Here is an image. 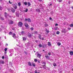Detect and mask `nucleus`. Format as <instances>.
Listing matches in <instances>:
<instances>
[{"label":"nucleus","instance_id":"1","mask_svg":"<svg viewBox=\"0 0 73 73\" xmlns=\"http://www.w3.org/2000/svg\"><path fill=\"white\" fill-rule=\"evenodd\" d=\"M23 23L21 22H19L18 23V26L19 27H21L23 26Z\"/></svg>","mask_w":73,"mask_h":73},{"label":"nucleus","instance_id":"2","mask_svg":"<svg viewBox=\"0 0 73 73\" xmlns=\"http://www.w3.org/2000/svg\"><path fill=\"white\" fill-rule=\"evenodd\" d=\"M27 21H28V22H29V23H31V19H30L29 18H28V19L26 18L25 19V21H26V22H27Z\"/></svg>","mask_w":73,"mask_h":73},{"label":"nucleus","instance_id":"3","mask_svg":"<svg viewBox=\"0 0 73 73\" xmlns=\"http://www.w3.org/2000/svg\"><path fill=\"white\" fill-rule=\"evenodd\" d=\"M14 22L13 21L10 20V21H9V24H13L14 23Z\"/></svg>","mask_w":73,"mask_h":73},{"label":"nucleus","instance_id":"4","mask_svg":"<svg viewBox=\"0 0 73 73\" xmlns=\"http://www.w3.org/2000/svg\"><path fill=\"white\" fill-rule=\"evenodd\" d=\"M40 9H36V12H39L40 13V12H41V10H40Z\"/></svg>","mask_w":73,"mask_h":73},{"label":"nucleus","instance_id":"5","mask_svg":"<svg viewBox=\"0 0 73 73\" xmlns=\"http://www.w3.org/2000/svg\"><path fill=\"white\" fill-rule=\"evenodd\" d=\"M11 11L13 13H15V10L14 9L12 8L11 9Z\"/></svg>","mask_w":73,"mask_h":73},{"label":"nucleus","instance_id":"6","mask_svg":"<svg viewBox=\"0 0 73 73\" xmlns=\"http://www.w3.org/2000/svg\"><path fill=\"white\" fill-rule=\"evenodd\" d=\"M62 33H66L68 32V31L67 30H65V29H64L62 31Z\"/></svg>","mask_w":73,"mask_h":73},{"label":"nucleus","instance_id":"7","mask_svg":"<svg viewBox=\"0 0 73 73\" xmlns=\"http://www.w3.org/2000/svg\"><path fill=\"white\" fill-rule=\"evenodd\" d=\"M21 33L22 35V36H24L25 34V32L23 31H22L21 32Z\"/></svg>","mask_w":73,"mask_h":73},{"label":"nucleus","instance_id":"8","mask_svg":"<svg viewBox=\"0 0 73 73\" xmlns=\"http://www.w3.org/2000/svg\"><path fill=\"white\" fill-rule=\"evenodd\" d=\"M47 45L49 46H51L52 45V44L50 42H48Z\"/></svg>","mask_w":73,"mask_h":73},{"label":"nucleus","instance_id":"9","mask_svg":"<svg viewBox=\"0 0 73 73\" xmlns=\"http://www.w3.org/2000/svg\"><path fill=\"white\" fill-rule=\"evenodd\" d=\"M13 7L15 9H17V6L16 5H15V4L13 5Z\"/></svg>","mask_w":73,"mask_h":73},{"label":"nucleus","instance_id":"10","mask_svg":"<svg viewBox=\"0 0 73 73\" xmlns=\"http://www.w3.org/2000/svg\"><path fill=\"white\" fill-rule=\"evenodd\" d=\"M41 54H40L39 53L37 54V57H41Z\"/></svg>","mask_w":73,"mask_h":73},{"label":"nucleus","instance_id":"11","mask_svg":"<svg viewBox=\"0 0 73 73\" xmlns=\"http://www.w3.org/2000/svg\"><path fill=\"white\" fill-rule=\"evenodd\" d=\"M23 41H25L26 40H27V38H26V37H25V36L23 37Z\"/></svg>","mask_w":73,"mask_h":73},{"label":"nucleus","instance_id":"12","mask_svg":"<svg viewBox=\"0 0 73 73\" xmlns=\"http://www.w3.org/2000/svg\"><path fill=\"white\" fill-rule=\"evenodd\" d=\"M25 25L26 27H28L29 25L27 23H25Z\"/></svg>","mask_w":73,"mask_h":73},{"label":"nucleus","instance_id":"13","mask_svg":"<svg viewBox=\"0 0 73 73\" xmlns=\"http://www.w3.org/2000/svg\"><path fill=\"white\" fill-rule=\"evenodd\" d=\"M28 65L29 66H32V64H31V62H28Z\"/></svg>","mask_w":73,"mask_h":73},{"label":"nucleus","instance_id":"14","mask_svg":"<svg viewBox=\"0 0 73 73\" xmlns=\"http://www.w3.org/2000/svg\"><path fill=\"white\" fill-rule=\"evenodd\" d=\"M5 17H6V18H7V13L6 12H5Z\"/></svg>","mask_w":73,"mask_h":73},{"label":"nucleus","instance_id":"15","mask_svg":"<svg viewBox=\"0 0 73 73\" xmlns=\"http://www.w3.org/2000/svg\"><path fill=\"white\" fill-rule=\"evenodd\" d=\"M4 64V62L3 61H1L0 62V64Z\"/></svg>","mask_w":73,"mask_h":73},{"label":"nucleus","instance_id":"16","mask_svg":"<svg viewBox=\"0 0 73 73\" xmlns=\"http://www.w3.org/2000/svg\"><path fill=\"white\" fill-rule=\"evenodd\" d=\"M28 37L29 38H31V37H32V35L30 34H28Z\"/></svg>","mask_w":73,"mask_h":73},{"label":"nucleus","instance_id":"17","mask_svg":"<svg viewBox=\"0 0 73 73\" xmlns=\"http://www.w3.org/2000/svg\"><path fill=\"white\" fill-rule=\"evenodd\" d=\"M70 55L71 56H73V51H71L70 52Z\"/></svg>","mask_w":73,"mask_h":73},{"label":"nucleus","instance_id":"18","mask_svg":"<svg viewBox=\"0 0 73 73\" xmlns=\"http://www.w3.org/2000/svg\"><path fill=\"white\" fill-rule=\"evenodd\" d=\"M13 37L15 38V37H16V34L15 33L13 34Z\"/></svg>","mask_w":73,"mask_h":73},{"label":"nucleus","instance_id":"19","mask_svg":"<svg viewBox=\"0 0 73 73\" xmlns=\"http://www.w3.org/2000/svg\"><path fill=\"white\" fill-rule=\"evenodd\" d=\"M32 65L33 66H34V67H35V66H36V65H35V64L33 62L32 63Z\"/></svg>","mask_w":73,"mask_h":73},{"label":"nucleus","instance_id":"20","mask_svg":"<svg viewBox=\"0 0 73 73\" xmlns=\"http://www.w3.org/2000/svg\"><path fill=\"white\" fill-rule=\"evenodd\" d=\"M42 66L43 67V68H44V69H46V66L45 65H43Z\"/></svg>","mask_w":73,"mask_h":73},{"label":"nucleus","instance_id":"21","mask_svg":"<svg viewBox=\"0 0 73 73\" xmlns=\"http://www.w3.org/2000/svg\"><path fill=\"white\" fill-rule=\"evenodd\" d=\"M44 25L45 27H48V25L47 23H46Z\"/></svg>","mask_w":73,"mask_h":73},{"label":"nucleus","instance_id":"22","mask_svg":"<svg viewBox=\"0 0 73 73\" xmlns=\"http://www.w3.org/2000/svg\"><path fill=\"white\" fill-rule=\"evenodd\" d=\"M57 44L58 46H60V45H61V43L60 42L57 43Z\"/></svg>","mask_w":73,"mask_h":73},{"label":"nucleus","instance_id":"23","mask_svg":"<svg viewBox=\"0 0 73 73\" xmlns=\"http://www.w3.org/2000/svg\"><path fill=\"white\" fill-rule=\"evenodd\" d=\"M28 6H31V3L29 2H28Z\"/></svg>","mask_w":73,"mask_h":73},{"label":"nucleus","instance_id":"24","mask_svg":"<svg viewBox=\"0 0 73 73\" xmlns=\"http://www.w3.org/2000/svg\"><path fill=\"white\" fill-rule=\"evenodd\" d=\"M38 46H39V47H42V44H39Z\"/></svg>","mask_w":73,"mask_h":73},{"label":"nucleus","instance_id":"25","mask_svg":"<svg viewBox=\"0 0 73 73\" xmlns=\"http://www.w3.org/2000/svg\"><path fill=\"white\" fill-rule=\"evenodd\" d=\"M42 64H44V65H45L46 64V62H44L42 63Z\"/></svg>","mask_w":73,"mask_h":73},{"label":"nucleus","instance_id":"26","mask_svg":"<svg viewBox=\"0 0 73 73\" xmlns=\"http://www.w3.org/2000/svg\"><path fill=\"white\" fill-rule=\"evenodd\" d=\"M58 29V27H56V28H54V29L55 30H57Z\"/></svg>","mask_w":73,"mask_h":73},{"label":"nucleus","instance_id":"27","mask_svg":"<svg viewBox=\"0 0 73 73\" xmlns=\"http://www.w3.org/2000/svg\"><path fill=\"white\" fill-rule=\"evenodd\" d=\"M39 38H40V39H41V35H39V36H38Z\"/></svg>","mask_w":73,"mask_h":73},{"label":"nucleus","instance_id":"28","mask_svg":"<svg viewBox=\"0 0 73 73\" xmlns=\"http://www.w3.org/2000/svg\"><path fill=\"white\" fill-rule=\"evenodd\" d=\"M24 4L25 5H27V4H28V3H27V2H25L24 3Z\"/></svg>","mask_w":73,"mask_h":73},{"label":"nucleus","instance_id":"29","mask_svg":"<svg viewBox=\"0 0 73 73\" xmlns=\"http://www.w3.org/2000/svg\"><path fill=\"white\" fill-rule=\"evenodd\" d=\"M70 27H73V24H70Z\"/></svg>","mask_w":73,"mask_h":73},{"label":"nucleus","instance_id":"30","mask_svg":"<svg viewBox=\"0 0 73 73\" xmlns=\"http://www.w3.org/2000/svg\"><path fill=\"white\" fill-rule=\"evenodd\" d=\"M45 30L47 33H49V30H47V29H46Z\"/></svg>","mask_w":73,"mask_h":73},{"label":"nucleus","instance_id":"31","mask_svg":"<svg viewBox=\"0 0 73 73\" xmlns=\"http://www.w3.org/2000/svg\"><path fill=\"white\" fill-rule=\"evenodd\" d=\"M56 33L57 35H59V34H60V32L57 31L56 32Z\"/></svg>","mask_w":73,"mask_h":73},{"label":"nucleus","instance_id":"32","mask_svg":"<svg viewBox=\"0 0 73 73\" xmlns=\"http://www.w3.org/2000/svg\"><path fill=\"white\" fill-rule=\"evenodd\" d=\"M53 65L54 66H56V64L55 63H53Z\"/></svg>","mask_w":73,"mask_h":73},{"label":"nucleus","instance_id":"33","mask_svg":"<svg viewBox=\"0 0 73 73\" xmlns=\"http://www.w3.org/2000/svg\"><path fill=\"white\" fill-rule=\"evenodd\" d=\"M18 4L19 6V7H20L21 6V3H20L19 2V3H18Z\"/></svg>","mask_w":73,"mask_h":73},{"label":"nucleus","instance_id":"34","mask_svg":"<svg viewBox=\"0 0 73 73\" xmlns=\"http://www.w3.org/2000/svg\"><path fill=\"white\" fill-rule=\"evenodd\" d=\"M34 61L35 62H37V60L36 59H35Z\"/></svg>","mask_w":73,"mask_h":73},{"label":"nucleus","instance_id":"35","mask_svg":"<svg viewBox=\"0 0 73 73\" xmlns=\"http://www.w3.org/2000/svg\"><path fill=\"white\" fill-rule=\"evenodd\" d=\"M12 34V33H11V32H10L9 33V35H11Z\"/></svg>","mask_w":73,"mask_h":73},{"label":"nucleus","instance_id":"36","mask_svg":"<svg viewBox=\"0 0 73 73\" xmlns=\"http://www.w3.org/2000/svg\"><path fill=\"white\" fill-rule=\"evenodd\" d=\"M7 50H8V49L7 48H5L4 49L5 51H7Z\"/></svg>","mask_w":73,"mask_h":73},{"label":"nucleus","instance_id":"37","mask_svg":"<svg viewBox=\"0 0 73 73\" xmlns=\"http://www.w3.org/2000/svg\"><path fill=\"white\" fill-rule=\"evenodd\" d=\"M38 32L37 31H35L34 32V34H37L38 33Z\"/></svg>","mask_w":73,"mask_h":73},{"label":"nucleus","instance_id":"38","mask_svg":"<svg viewBox=\"0 0 73 73\" xmlns=\"http://www.w3.org/2000/svg\"><path fill=\"white\" fill-rule=\"evenodd\" d=\"M12 62H9L10 65H11V66H12Z\"/></svg>","mask_w":73,"mask_h":73},{"label":"nucleus","instance_id":"39","mask_svg":"<svg viewBox=\"0 0 73 73\" xmlns=\"http://www.w3.org/2000/svg\"><path fill=\"white\" fill-rule=\"evenodd\" d=\"M45 57H46V58H49V56H45Z\"/></svg>","mask_w":73,"mask_h":73},{"label":"nucleus","instance_id":"40","mask_svg":"<svg viewBox=\"0 0 73 73\" xmlns=\"http://www.w3.org/2000/svg\"><path fill=\"white\" fill-rule=\"evenodd\" d=\"M48 55H49V56H50V55H51V53L50 52H49L48 54Z\"/></svg>","mask_w":73,"mask_h":73},{"label":"nucleus","instance_id":"41","mask_svg":"<svg viewBox=\"0 0 73 73\" xmlns=\"http://www.w3.org/2000/svg\"><path fill=\"white\" fill-rule=\"evenodd\" d=\"M3 9V7H1L0 6V10H2Z\"/></svg>","mask_w":73,"mask_h":73},{"label":"nucleus","instance_id":"42","mask_svg":"<svg viewBox=\"0 0 73 73\" xmlns=\"http://www.w3.org/2000/svg\"><path fill=\"white\" fill-rule=\"evenodd\" d=\"M34 29H33V27H31V31H33Z\"/></svg>","mask_w":73,"mask_h":73},{"label":"nucleus","instance_id":"43","mask_svg":"<svg viewBox=\"0 0 73 73\" xmlns=\"http://www.w3.org/2000/svg\"><path fill=\"white\" fill-rule=\"evenodd\" d=\"M16 16L17 17H19V14H16Z\"/></svg>","mask_w":73,"mask_h":73},{"label":"nucleus","instance_id":"44","mask_svg":"<svg viewBox=\"0 0 73 73\" xmlns=\"http://www.w3.org/2000/svg\"><path fill=\"white\" fill-rule=\"evenodd\" d=\"M28 11V10L27 9H26L25 12H27V11Z\"/></svg>","mask_w":73,"mask_h":73},{"label":"nucleus","instance_id":"45","mask_svg":"<svg viewBox=\"0 0 73 73\" xmlns=\"http://www.w3.org/2000/svg\"><path fill=\"white\" fill-rule=\"evenodd\" d=\"M59 2H61L62 1V0H58Z\"/></svg>","mask_w":73,"mask_h":73},{"label":"nucleus","instance_id":"46","mask_svg":"<svg viewBox=\"0 0 73 73\" xmlns=\"http://www.w3.org/2000/svg\"><path fill=\"white\" fill-rule=\"evenodd\" d=\"M58 25V24H57V23H56L55 24V26H57Z\"/></svg>","mask_w":73,"mask_h":73},{"label":"nucleus","instance_id":"47","mask_svg":"<svg viewBox=\"0 0 73 73\" xmlns=\"http://www.w3.org/2000/svg\"><path fill=\"white\" fill-rule=\"evenodd\" d=\"M1 19L2 21H3L4 20V18H1Z\"/></svg>","mask_w":73,"mask_h":73},{"label":"nucleus","instance_id":"48","mask_svg":"<svg viewBox=\"0 0 73 73\" xmlns=\"http://www.w3.org/2000/svg\"><path fill=\"white\" fill-rule=\"evenodd\" d=\"M8 45V44H6L5 45V46H7Z\"/></svg>","mask_w":73,"mask_h":73},{"label":"nucleus","instance_id":"49","mask_svg":"<svg viewBox=\"0 0 73 73\" xmlns=\"http://www.w3.org/2000/svg\"><path fill=\"white\" fill-rule=\"evenodd\" d=\"M2 59H4V56H3L2 57Z\"/></svg>","mask_w":73,"mask_h":73},{"label":"nucleus","instance_id":"50","mask_svg":"<svg viewBox=\"0 0 73 73\" xmlns=\"http://www.w3.org/2000/svg\"><path fill=\"white\" fill-rule=\"evenodd\" d=\"M35 73H37V70H35Z\"/></svg>","mask_w":73,"mask_h":73},{"label":"nucleus","instance_id":"51","mask_svg":"<svg viewBox=\"0 0 73 73\" xmlns=\"http://www.w3.org/2000/svg\"><path fill=\"white\" fill-rule=\"evenodd\" d=\"M9 56H12V54H10Z\"/></svg>","mask_w":73,"mask_h":73},{"label":"nucleus","instance_id":"52","mask_svg":"<svg viewBox=\"0 0 73 73\" xmlns=\"http://www.w3.org/2000/svg\"><path fill=\"white\" fill-rule=\"evenodd\" d=\"M68 30H70V29H71L70 28H68Z\"/></svg>","mask_w":73,"mask_h":73},{"label":"nucleus","instance_id":"53","mask_svg":"<svg viewBox=\"0 0 73 73\" xmlns=\"http://www.w3.org/2000/svg\"><path fill=\"white\" fill-rule=\"evenodd\" d=\"M1 27H2V28H4V27H3V26L1 25Z\"/></svg>","mask_w":73,"mask_h":73},{"label":"nucleus","instance_id":"54","mask_svg":"<svg viewBox=\"0 0 73 73\" xmlns=\"http://www.w3.org/2000/svg\"><path fill=\"white\" fill-rule=\"evenodd\" d=\"M9 2L10 4H12V3H11V1H9Z\"/></svg>","mask_w":73,"mask_h":73},{"label":"nucleus","instance_id":"55","mask_svg":"<svg viewBox=\"0 0 73 73\" xmlns=\"http://www.w3.org/2000/svg\"><path fill=\"white\" fill-rule=\"evenodd\" d=\"M42 48H45V47H44V46L43 45H42Z\"/></svg>","mask_w":73,"mask_h":73},{"label":"nucleus","instance_id":"56","mask_svg":"<svg viewBox=\"0 0 73 73\" xmlns=\"http://www.w3.org/2000/svg\"><path fill=\"white\" fill-rule=\"evenodd\" d=\"M5 54H7V51H5Z\"/></svg>","mask_w":73,"mask_h":73},{"label":"nucleus","instance_id":"57","mask_svg":"<svg viewBox=\"0 0 73 73\" xmlns=\"http://www.w3.org/2000/svg\"><path fill=\"white\" fill-rule=\"evenodd\" d=\"M41 39L42 40H44V39L43 38H42Z\"/></svg>","mask_w":73,"mask_h":73},{"label":"nucleus","instance_id":"58","mask_svg":"<svg viewBox=\"0 0 73 73\" xmlns=\"http://www.w3.org/2000/svg\"><path fill=\"white\" fill-rule=\"evenodd\" d=\"M60 73H62V71H60Z\"/></svg>","mask_w":73,"mask_h":73},{"label":"nucleus","instance_id":"59","mask_svg":"<svg viewBox=\"0 0 73 73\" xmlns=\"http://www.w3.org/2000/svg\"><path fill=\"white\" fill-rule=\"evenodd\" d=\"M44 46H46V44H44Z\"/></svg>","mask_w":73,"mask_h":73},{"label":"nucleus","instance_id":"60","mask_svg":"<svg viewBox=\"0 0 73 73\" xmlns=\"http://www.w3.org/2000/svg\"><path fill=\"white\" fill-rule=\"evenodd\" d=\"M49 19H50V20H52V18H51V17H50V18H49Z\"/></svg>","mask_w":73,"mask_h":73},{"label":"nucleus","instance_id":"61","mask_svg":"<svg viewBox=\"0 0 73 73\" xmlns=\"http://www.w3.org/2000/svg\"><path fill=\"white\" fill-rule=\"evenodd\" d=\"M68 4H70V2H68Z\"/></svg>","mask_w":73,"mask_h":73},{"label":"nucleus","instance_id":"62","mask_svg":"<svg viewBox=\"0 0 73 73\" xmlns=\"http://www.w3.org/2000/svg\"><path fill=\"white\" fill-rule=\"evenodd\" d=\"M38 1H42V0H38Z\"/></svg>","mask_w":73,"mask_h":73},{"label":"nucleus","instance_id":"63","mask_svg":"<svg viewBox=\"0 0 73 73\" xmlns=\"http://www.w3.org/2000/svg\"><path fill=\"white\" fill-rule=\"evenodd\" d=\"M38 63H40V61H38Z\"/></svg>","mask_w":73,"mask_h":73},{"label":"nucleus","instance_id":"64","mask_svg":"<svg viewBox=\"0 0 73 73\" xmlns=\"http://www.w3.org/2000/svg\"><path fill=\"white\" fill-rule=\"evenodd\" d=\"M71 8L73 9V6L71 7Z\"/></svg>","mask_w":73,"mask_h":73}]
</instances>
